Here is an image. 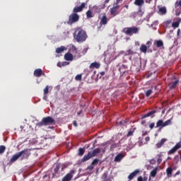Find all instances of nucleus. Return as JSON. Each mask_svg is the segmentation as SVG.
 <instances>
[{
  "label": "nucleus",
  "instance_id": "37",
  "mask_svg": "<svg viewBox=\"0 0 181 181\" xmlns=\"http://www.w3.org/2000/svg\"><path fill=\"white\" fill-rule=\"evenodd\" d=\"M5 149H6V147H5V146H0V153H4V152H5Z\"/></svg>",
  "mask_w": 181,
  "mask_h": 181
},
{
  "label": "nucleus",
  "instance_id": "9",
  "mask_svg": "<svg viewBox=\"0 0 181 181\" xmlns=\"http://www.w3.org/2000/svg\"><path fill=\"white\" fill-rule=\"evenodd\" d=\"M19 153H21V156H23L22 159H28V158L30 156V150L28 148H25Z\"/></svg>",
  "mask_w": 181,
  "mask_h": 181
},
{
  "label": "nucleus",
  "instance_id": "44",
  "mask_svg": "<svg viewBox=\"0 0 181 181\" xmlns=\"http://www.w3.org/2000/svg\"><path fill=\"white\" fill-rule=\"evenodd\" d=\"M170 23H172V20L170 19H168L164 22V24H165L166 26H168V25H170Z\"/></svg>",
  "mask_w": 181,
  "mask_h": 181
},
{
  "label": "nucleus",
  "instance_id": "38",
  "mask_svg": "<svg viewBox=\"0 0 181 181\" xmlns=\"http://www.w3.org/2000/svg\"><path fill=\"white\" fill-rule=\"evenodd\" d=\"M145 94H146V97H149V95H151V94H152V89H149V90H146Z\"/></svg>",
  "mask_w": 181,
  "mask_h": 181
},
{
  "label": "nucleus",
  "instance_id": "48",
  "mask_svg": "<svg viewBox=\"0 0 181 181\" xmlns=\"http://www.w3.org/2000/svg\"><path fill=\"white\" fill-rule=\"evenodd\" d=\"M134 130L133 131H129L127 134V136H132V135H134Z\"/></svg>",
  "mask_w": 181,
  "mask_h": 181
},
{
  "label": "nucleus",
  "instance_id": "18",
  "mask_svg": "<svg viewBox=\"0 0 181 181\" xmlns=\"http://www.w3.org/2000/svg\"><path fill=\"white\" fill-rule=\"evenodd\" d=\"M60 168H61L60 163H57L55 164V168L54 169V173L52 174L54 177V176H56V175H57V173H59V170H60Z\"/></svg>",
  "mask_w": 181,
  "mask_h": 181
},
{
  "label": "nucleus",
  "instance_id": "31",
  "mask_svg": "<svg viewBox=\"0 0 181 181\" xmlns=\"http://www.w3.org/2000/svg\"><path fill=\"white\" fill-rule=\"evenodd\" d=\"M84 152H86V148H80L78 151V156H83L84 155Z\"/></svg>",
  "mask_w": 181,
  "mask_h": 181
},
{
  "label": "nucleus",
  "instance_id": "1",
  "mask_svg": "<svg viewBox=\"0 0 181 181\" xmlns=\"http://www.w3.org/2000/svg\"><path fill=\"white\" fill-rule=\"evenodd\" d=\"M87 33L86 30H83L81 28H76L74 33V38L78 43H83V42H86L87 40Z\"/></svg>",
  "mask_w": 181,
  "mask_h": 181
},
{
  "label": "nucleus",
  "instance_id": "60",
  "mask_svg": "<svg viewBox=\"0 0 181 181\" xmlns=\"http://www.w3.org/2000/svg\"><path fill=\"white\" fill-rule=\"evenodd\" d=\"M152 2V0H146V4H151Z\"/></svg>",
  "mask_w": 181,
  "mask_h": 181
},
{
  "label": "nucleus",
  "instance_id": "33",
  "mask_svg": "<svg viewBox=\"0 0 181 181\" xmlns=\"http://www.w3.org/2000/svg\"><path fill=\"white\" fill-rule=\"evenodd\" d=\"M103 177L105 181H112L111 178L108 177V173H103Z\"/></svg>",
  "mask_w": 181,
  "mask_h": 181
},
{
  "label": "nucleus",
  "instance_id": "27",
  "mask_svg": "<svg viewBox=\"0 0 181 181\" xmlns=\"http://www.w3.org/2000/svg\"><path fill=\"white\" fill-rule=\"evenodd\" d=\"M122 158H124V156H122V154H118L115 158V162H121V160H122Z\"/></svg>",
  "mask_w": 181,
  "mask_h": 181
},
{
  "label": "nucleus",
  "instance_id": "19",
  "mask_svg": "<svg viewBox=\"0 0 181 181\" xmlns=\"http://www.w3.org/2000/svg\"><path fill=\"white\" fill-rule=\"evenodd\" d=\"M168 141V139H162L160 141H158V143L156 144V147L158 149H159V148H162V146H163V145L165 144V143Z\"/></svg>",
  "mask_w": 181,
  "mask_h": 181
},
{
  "label": "nucleus",
  "instance_id": "21",
  "mask_svg": "<svg viewBox=\"0 0 181 181\" xmlns=\"http://www.w3.org/2000/svg\"><path fill=\"white\" fill-rule=\"evenodd\" d=\"M173 172V168H172V167H168L166 169V173H167V176L168 177H172V173Z\"/></svg>",
  "mask_w": 181,
  "mask_h": 181
},
{
  "label": "nucleus",
  "instance_id": "24",
  "mask_svg": "<svg viewBox=\"0 0 181 181\" xmlns=\"http://www.w3.org/2000/svg\"><path fill=\"white\" fill-rule=\"evenodd\" d=\"M181 19L179 18L177 21H175L172 23V27L174 29H176V28H179V25H180Z\"/></svg>",
  "mask_w": 181,
  "mask_h": 181
},
{
  "label": "nucleus",
  "instance_id": "54",
  "mask_svg": "<svg viewBox=\"0 0 181 181\" xmlns=\"http://www.w3.org/2000/svg\"><path fill=\"white\" fill-rule=\"evenodd\" d=\"M112 148H117V144H113L110 146V149H112Z\"/></svg>",
  "mask_w": 181,
  "mask_h": 181
},
{
  "label": "nucleus",
  "instance_id": "22",
  "mask_svg": "<svg viewBox=\"0 0 181 181\" xmlns=\"http://www.w3.org/2000/svg\"><path fill=\"white\" fill-rule=\"evenodd\" d=\"M154 45H156V47H163V41L158 40L154 42Z\"/></svg>",
  "mask_w": 181,
  "mask_h": 181
},
{
  "label": "nucleus",
  "instance_id": "51",
  "mask_svg": "<svg viewBox=\"0 0 181 181\" xmlns=\"http://www.w3.org/2000/svg\"><path fill=\"white\" fill-rule=\"evenodd\" d=\"M177 35L179 36L180 37H181V31L180 29H178L177 31Z\"/></svg>",
  "mask_w": 181,
  "mask_h": 181
},
{
  "label": "nucleus",
  "instance_id": "53",
  "mask_svg": "<svg viewBox=\"0 0 181 181\" xmlns=\"http://www.w3.org/2000/svg\"><path fill=\"white\" fill-rule=\"evenodd\" d=\"M62 62H59L57 63V66L58 67H63V65H62Z\"/></svg>",
  "mask_w": 181,
  "mask_h": 181
},
{
  "label": "nucleus",
  "instance_id": "64",
  "mask_svg": "<svg viewBox=\"0 0 181 181\" xmlns=\"http://www.w3.org/2000/svg\"><path fill=\"white\" fill-rule=\"evenodd\" d=\"M151 43H152V42H151V41H147L146 45H151Z\"/></svg>",
  "mask_w": 181,
  "mask_h": 181
},
{
  "label": "nucleus",
  "instance_id": "63",
  "mask_svg": "<svg viewBox=\"0 0 181 181\" xmlns=\"http://www.w3.org/2000/svg\"><path fill=\"white\" fill-rule=\"evenodd\" d=\"M177 175H180V171H177L175 173V176H177Z\"/></svg>",
  "mask_w": 181,
  "mask_h": 181
},
{
  "label": "nucleus",
  "instance_id": "46",
  "mask_svg": "<svg viewBox=\"0 0 181 181\" xmlns=\"http://www.w3.org/2000/svg\"><path fill=\"white\" fill-rule=\"evenodd\" d=\"M160 156H162V155H160V154L158 155V158L157 159V162H158V165L162 163V158H160Z\"/></svg>",
  "mask_w": 181,
  "mask_h": 181
},
{
  "label": "nucleus",
  "instance_id": "13",
  "mask_svg": "<svg viewBox=\"0 0 181 181\" xmlns=\"http://www.w3.org/2000/svg\"><path fill=\"white\" fill-rule=\"evenodd\" d=\"M21 156H22V153H20V152L13 155L10 160L11 163H13L14 162H16V160L19 159V158H21Z\"/></svg>",
  "mask_w": 181,
  "mask_h": 181
},
{
  "label": "nucleus",
  "instance_id": "15",
  "mask_svg": "<svg viewBox=\"0 0 181 181\" xmlns=\"http://www.w3.org/2000/svg\"><path fill=\"white\" fill-rule=\"evenodd\" d=\"M177 84H179V80L177 79L175 81H173L169 85L170 90H173V88H176L177 87Z\"/></svg>",
  "mask_w": 181,
  "mask_h": 181
},
{
  "label": "nucleus",
  "instance_id": "17",
  "mask_svg": "<svg viewBox=\"0 0 181 181\" xmlns=\"http://www.w3.org/2000/svg\"><path fill=\"white\" fill-rule=\"evenodd\" d=\"M138 173H139V170H135L133 173L129 174V175L128 176V179L129 180H132V179H134V177H135V176H136Z\"/></svg>",
  "mask_w": 181,
  "mask_h": 181
},
{
  "label": "nucleus",
  "instance_id": "50",
  "mask_svg": "<svg viewBox=\"0 0 181 181\" xmlns=\"http://www.w3.org/2000/svg\"><path fill=\"white\" fill-rule=\"evenodd\" d=\"M93 169H94V165H93L92 164H90V165H88V170H93Z\"/></svg>",
  "mask_w": 181,
  "mask_h": 181
},
{
  "label": "nucleus",
  "instance_id": "62",
  "mask_svg": "<svg viewBox=\"0 0 181 181\" xmlns=\"http://www.w3.org/2000/svg\"><path fill=\"white\" fill-rule=\"evenodd\" d=\"M148 134L147 132H144L143 134H142V136H145V135H146Z\"/></svg>",
  "mask_w": 181,
  "mask_h": 181
},
{
  "label": "nucleus",
  "instance_id": "7",
  "mask_svg": "<svg viewBox=\"0 0 181 181\" xmlns=\"http://www.w3.org/2000/svg\"><path fill=\"white\" fill-rule=\"evenodd\" d=\"M118 9H119V6H117V4H115V6L110 9V15L113 17L117 16V15H119Z\"/></svg>",
  "mask_w": 181,
  "mask_h": 181
},
{
  "label": "nucleus",
  "instance_id": "10",
  "mask_svg": "<svg viewBox=\"0 0 181 181\" xmlns=\"http://www.w3.org/2000/svg\"><path fill=\"white\" fill-rule=\"evenodd\" d=\"M119 71H120V74L122 76H124V74H128V66L125 64H122L119 68Z\"/></svg>",
  "mask_w": 181,
  "mask_h": 181
},
{
  "label": "nucleus",
  "instance_id": "29",
  "mask_svg": "<svg viewBox=\"0 0 181 181\" xmlns=\"http://www.w3.org/2000/svg\"><path fill=\"white\" fill-rule=\"evenodd\" d=\"M65 49H66V47H63V46L58 47L56 49V53H58V54L63 53V52H64Z\"/></svg>",
  "mask_w": 181,
  "mask_h": 181
},
{
  "label": "nucleus",
  "instance_id": "23",
  "mask_svg": "<svg viewBox=\"0 0 181 181\" xmlns=\"http://www.w3.org/2000/svg\"><path fill=\"white\" fill-rule=\"evenodd\" d=\"M100 63L98 62H93L90 65V69H100Z\"/></svg>",
  "mask_w": 181,
  "mask_h": 181
},
{
  "label": "nucleus",
  "instance_id": "41",
  "mask_svg": "<svg viewBox=\"0 0 181 181\" xmlns=\"http://www.w3.org/2000/svg\"><path fill=\"white\" fill-rule=\"evenodd\" d=\"M178 6H181V0L177 1L175 4V8H177Z\"/></svg>",
  "mask_w": 181,
  "mask_h": 181
},
{
  "label": "nucleus",
  "instance_id": "55",
  "mask_svg": "<svg viewBox=\"0 0 181 181\" xmlns=\"http://www.w3.org/2000/svg\"><path fill=\"white\" fill-rule=\"evenodd\" d=\"M73 125H74V127H77L78 124H77V122L76 120H74Z\"/></svg>",
  "mask_w": 181,
  "mask_h": 181
},
{
  "label": "nucleus",
  "instance_id": "42",
  "mask_svg": "<svg viewBox=\"0 0 181 181\" xmlns=\"http://www.w3.org/2000/svg\"><path fill=\"white\" fill-rule=\"evenodd\" d=\"M129 54H134V51H132V49H128L127 51H126V56H128Z\"/></svg>",
  "mask_w": 181,
  "mask_h": 181
},
{
  "label": "nucleus",
  "instance_id": "28",
  "mask_svg": "<svg viewBox=\"0 0 181 181\" xmlns=\"http://www.w3.org/2000/svg\"><path fill=\"white\" fill-rule=\"evenodd\" d=\"M140 50L141 52H142V53H146V52L148 51V47H146V45H141V46L140 47Z\"/></svg>",
  "mask_w": 181,
  "mask_h": 181
},
{
  "label": "nucleus",
  "instance_id": "20",
  "mask_svg": "<svg viewBox=\"0 0 181 181\" xmlns=\"http://www.w3.org/2000/svg\"><path fill=\"white\" fill-rule=\"evenodd\" d=\"M42 73H43V71H42L41 69H37L34 71V76L35 77H40Z\"/></svg>",
  "mask_w": 181,
  "mask_h": 181
},
{
  "label": "nucleus",
  "instance_id": "32",
  "mask_svg": "<svg viewBox=\"0 0 181 181\" xmlns=\"http://www.w3.org/2000/svg\"><path fill=\"white\" fill-rule=\"evenodd\" d=\"M159 12L161 13V15H166V7L163 6V7H160L159 8Z\"/></svg>",
  "mask_w": 181,
  "mask_h": 181
},
{
  "label": "nucleus",
  "instance_id": "58",
  "mask_svg": "<svg viewBox=\"0 0 181 181\" xmlns=\"http://www.w3.org/2000/svg\"><path fill=\"white\" fill-rule=\"evenodd\" d=\"M145 124H146V120H142L141 125H145Z\"/></svg>",
  "mask_w": 181,
  "mask_h": 181
},
{
  "label": "nucleus",
  "instance_id": "4",
  "mask_svg": "<svg viewBox=\"0 0 181 181\" xmlns=\"http://www.w3.org/2000/svg\"><path fill=\"white\" fill-rule=\"evenodd\" d=\"M123 32L126 35H128V36H132V35H136V33L139 32V28L138 27L125 28H124Z\"/></svg>",
  "mask_w": 181,
  "mask_h": 181
},
{
  "label": "nucleus",
  "instance_id": "52",
  "mask_svg": "<svg viewBox=\"0 0 181 181\" xmlns=\"http://www.w3.org/2000/svg\"><path fill=\"white\" fill-rule=\"evenodd\" d=\"M119 2H122V0H116L115 5L119 6Z\"/></svg>",
  "mask_w": 181,
  "mask_h": 181
},
{
  "label": "nucleus",
  "instance_id": "56",
  "mask_svg": "<svg viewBox=\"0 0 181 181\" xmlns=\"http://www.w3.org/2000/svg\"><path fill=\"white\" fill-rule=\"evenodd\" d=\"M150 140H151V138H150L149 136H147V137H146V139H145V141H146V142H149Z\"/></svg>",
  "mask_w": 181,
  "mask_h": 181
},
{
  "label": "nucleus",
  "instance_id": "61",
  "mask_svg": "<svg viewBox=\"0 0 181 181\" xmlns=\"http://www.w3.org/2000/svg\"><path fill=\"white\" fill-rule=\"evenodd\" d=\"M100 76H105V71H102L100 73Z\"/></svg>",
  "mask_w": 181,
  "mask_h": 181
},
{
  "label": "nucleus",
  "instance_id": "14",
  "mask_svg": "<svg viewBox=\"0 0 181 181\" xmlns=\"http://www.w3.org/2000/svg\"><path fill=\"white\" fill-rule=\"evenodd\" d=\"M64 59L67 62H73L74 57L72 55L71 53L67 52L64 54Z\"/></svg>",
  "mask_w": 181,
  "mask_h": 181
},
{
  "label": "nucleus",
  "instance_id": "30",
  "mask_svg": "<svg viewBox=\"0 0 181 181\" xmlns=\"http://www.w3.org/2000/svg\"><path fill=\"white\" fill-rule=\"evenodd\" d=\"M169 125H172V119H168L163 124V128H165V127H168Z\"/></svg>",
  "mask_w": 181,
  "mask_h": 181
},
{
  "label": "nucleus",
  "instance_id": "11",
  "mask_svg": "<svg viewBox=\"0 0 181 181\" xmlns=\"http://www.w3.org/2000/svg\"><path fill=\"white\" fill-rule=\"evenodd\" d=\"M107 23H108V18L107 17V15L103 14V16L100 18V26H103V25H107Z\"/></svg>",
  "mask_w": 181,
  "mask_h": 181
},
{
  "label": "nucleus",
  "instance_id": "12",
  "mask_svg": "<svg viewBox=\"0 0 181 181\" xmlns=\"http://www.w3.org/2000/svg\"><path fill=\"white\" fill-rule=\"evenodd\" d=\"M155 114H156V110H151V112L142 115L141 118L142 119L144 118H148V117H151V118H153V117H155Z\"/></svg>",
  "mask_w": 181,
  "mask_h": 181
},
{
  "label": "nucleus",
  "instance_id": "16",
  "mask_svg": "<svg viewBox=\"0 0 181 181\" xmlns=\"http://www.w3.org/2000/svg\"><path fill=\"white\" fill-rule=\"evenodd\" d=\"M144 4H145V1L144 0H135L134 1V5H136V6H139V8H140L139 12H141V8L142 5H144Z\"/></svg>",
  "mask_w": 181,
  "mask_h": 181
},
{
  "label": "nucleus",
  "instance_id": "36",
  "mask_svg": "<svg viewBox=\"0 0 181 181\" xmlns=\"http://www.w3.org/2000/svg\"><path fill=\"white\" fill-rule=\"evenodd\" d=\"M86 17L90 18H93V13L91 12V10H88L86 12Z\"/></svg>",
  "mask_w": 181,
  "mask_h": 181
},
{
  "label": "nucleus",
  "instance_id": "35",
  "mask_svg": "<svg viewBox=\"0 0 181 181\" xmlns=\"http://www.w3.org/2000/svg\"><path fill=\"white\" fill-rule=\"evenodd\" d=\"M137 180L138 181H148V177H142L141 176H139V177H138Z\"/></svg>",
  "mask_w": 181,
  "mask_h": 181
},
{
  "label": "nucleus",
  "instance_id": "6",
  "mask_svg": "<svg viewBox=\"0 0 181 181\" xmlns=\"http://www.w3.org/2000/svg\"><path fill=\"white\" fill-rule=\"evenodd\" d=\"M74 173H76V170H71L69 173H68L62 180V181H71L73 179V176H74Z\"/></svg>",
  "mask_w": 181,
  "mask_h": 181
},
{
  "label": "nucleus",
  "instance_id": "5",
  "mask_svg": "<svg viewBox=\"0 0 181 181\" xmlns=\"http://www.w3.org/2000/svg\"><path fill=\"white\" fill-rule=\"evenodd\" d=\"M78 21H80V16L76 13H72L69 17L67 23L68 25H73V23H76Z\"/></svg>",
  "mask_w": 181,
  "mask_h": 181
},
{
  "label": "nucleus",
  "instance_id": "57",
  "mask_svg": "<svg viewBox=\"0 0 181 181\" xmlns=\"http://www.w3.org/2000/svg\"><path fill=\"white\" fill-rule=\"evenodd\" d=\"M43 100H45V101H47V95L44 94Z\"/></svg>",
  "mask_w": 181,
  "mask_h": 181
},
{
  "label": "nucleus",
  "instance_id": "34",
  "mask_svg": "<svg viewBox=\"0 0 181 181\" xmlns=\"http://www.w3.org/2000/svg\"><path fill=\"white\" fill-rule=\"evenodd\" d=\"M70 52H71V53H75V54H77V53H78L77 47H76V46L73 45L70 49Z\"/></svg>",
  "mask_w": 181,
  "mask_h": 181
},
{
  "label": "nucleus",
  "instance_id": "8",
  "mask_svg": "<svg viewBox=\"0 0 181 181\" xmlns=\"http://www.w3.org/2000/svg\"><path fill=\"white\" fill-rule=\"evenodd\" d=\"M86 8V3H81L79 6H75L73 9L74 13H78V12H83V9Z\"/></svg>",
  "mask_w": 181,
  "mask_h": 181
},
{
  "label": "nucleus",
  "instance_id": "26",
  "mask_svg": "<svg viewBox=\"0 0 181 181\" xmlns=\"http://www.w3.org/2000/svg\"><path fill=\"white\" fill-rule=\"evenodd\" d=\"M156 173H158V167H156L153 170L151 171L150 176H151V177H155V176H156Z\"/></svg>",
  "mask_w": 181,
  "mask_h": 181
},
{
  "label": "nucleus",
  "instance_id": "25",
  "mask_svg": "<svg viewBox=\"0 0 181 181\" xmlns=\"http://www.w3.org/2000/svg\"><path fill=\"white\" fill-rule=\"evenodd\" d=\"M156 128H163V120L162 119L158 120Z\"/></svg>",
  "mask_w": 181,
  "mask_h": 181
},
{
  "label": "nucleus",
  "instance_id": "49",
  "mask_svg": "<svg viewBox=\"0 0 181 181\" xmlns=\"http://www.w3.org/2000/svg\"><path fill=\"white\" fill-rule=\"evenodd\" d=\"M149 128H150V129H153V128H155V123L154 122L151 123L149 124Z\"/></svg>",
  "mask_w": 181,
  "mask_h": 181
},
{
  "label": "nucleus",
  "instance_id": "39",
  "mask_svg": "<svg viewBox=\"0 0 181 181\" xmlns=\"http://www.w3.org/2000/svg\"><path fill=\"white\" fill-rule=\"evenodd\" d=\"M98 162H100V159L98 158H95L92 163L91 165H97V163H98Z\"/></svg>",
  "mask_w": 181,
  "mask_h": 181
},
{
  "label": "nucleus",
  "instance_id": "47",
  "mask_svg": "<svg viewBox=\"0 0 181 181\" xmlns=\"http://www.w3.org/2000/svg\"><path fill=\"white\" fill-rule=\"evenodd\" d=\"M69 64H70V62H63L62 66V67H65V66H69Z\"/></svg>",
  "mask_w": 181,
  "mask_h": 181
},
{
  "label": "nucleus",
  "instance_id": "43",
  "mask_svg": "<svg viewBox=\"0 0 181 181\" xmlns=\"http://www.w3.org/2000/svg\"><path fill=\"white\" fill-rule=\"evenodd\" d=\"M75 80H77L78 81H81V74H78L75 77Z\"/></svg>",
  "mask_w": 181,
  "mask_h": 181
},
{
  "label": "nucleus",
  "instance_id": "3",
  "mask_svg": "<svg viewBox=\"0 0 181 181\" xmlns=\"http://www.w3.org/2000/svg\"><path fill=\"white\" fill-rule=\"evenodd\" d=\"M54 119L52 118V117H44L42 120L37 124V127H43V125H53L54 124Z\"/></svg>",
  "mask_w": 181,
  "mask_h": 181
},
{
  "label": "nucleus",
  "instance_id": "2",
  "mask_svg": "<svg viewBox=\"0 0 181 181\" xmlns=\"http://www.w3.org/2000/svg\"><path fill=\"white\" fill-rule=\"evenodd\" d=\"M100 152H101V148H95L93 151H89L88 154L85 155L81 159V162H87V160L91 159V158H93V156H97Z\"/></svg>",
  "mask_w": 181,
  "mask_h": 181
},
{
  "label": "nucleus",
  "instance_id": "40",
  "mask_svg": "<svg viewBox=\"0 0 181 181\" xmlns=\"http://www.w3.org/2000/svg\"><path fill=\"white\" fill-rule=\"evenodd\" d=\"M44 94L47 95L49 94V86H47L44 89Z\"/></svg>",
  "mask_w": 181,
  "mask_h": 181
},
{
  "label": "nucleus",
  "instance_id": "45",
  "mask_svg": "<svg viewBox=\"0 0 181 181\" xmlns=\"http://www.w3.org/2000/svg\"><path fill=\"white\" fill-rule=\"evenodd\" d=\"M127 122H128V121L122 120V121L119 122V125H125V124H127Z\"/></svg>",
  "mask_w": 181,
  "mask_h": 181
},
{
  "label": "nucleus",
  "instance_id": "59",
  "mask_svg": "<svg viewBox=\"0 0 181 181\" xmlns=\"http://www.w3.org/2000/svg\"><path fill=\"white\" fill-rule=\"evenodd\" d=\"M175 160H179V156H175L174 158Z\"/></svg>",
  "mask_w": 181,
  "mask_h": 181
}]
</instances>
